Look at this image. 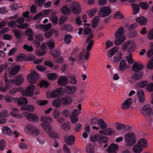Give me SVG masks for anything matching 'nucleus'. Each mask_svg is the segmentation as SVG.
Masks as SVG:
<instances>
[{"instance_id": "13", "label": "nucleus", "mask_w": 153, "mask_h": 153, "mask_svg": "<svg viewBox=\"0 0 153 153\" xmlns=\"http://www.w3.org/2000/svg\"><path fill=\"white\" fill-rule=\"evenodd\" d=\"M68 82V79L65 76H62L60 77L58 79V84L61 86H66Z\"/></svg>"}, {"instance_id": "14", "label": "nucleus", "mask_w": 153, "mask_h": 153, "mask_svg": "<svg viewBox=\"0 0 153 153\" xmlns=\"http://www.w3.org/2000/svg\"><path fill=\"white\" fill-rule=\"evenodd\" d=\"M27 119L29 121L36 122L39 121V118L36 115L30 113H27L25 114Z\"/></svg>"}, {"instance_id": "20", "label": "nucleus", "mask_w": 153, "mask_h": 153, "mask_svg": "<svg viewBox=\"0 0 153 153\" xmlns=\"http://www.w3.org/2000/svg\"><path fill=\"white\" fill-rule=\"evenodd\" d=\"M133 100L131 98H129L126 100L122 104V108L124 109L129 108Z\"/></svg>"}, {"instance_id": "39", "label": "nucleus", "mask_w": 153, "mask_h": 153, "mask_svg": "<svg viewBox=\"0 0 153 153\" xmlns=\"http://www.w3.org/2000/svg\"><path fill=\"white\" fill-rule=\"evenodd\" d=\"M133 150L135 153H140L142 151L143 149L137 145H135L133 146Z\"/></svg>"}, {"instance_id": "24", "label": "nucleus", "mask_w": 153, "mask_h": 153, "mask_svg": "<svg viewBox=\"0 0 153 153\" xmlns=\"http://www.w3.org/2000/svg\"><path fill=\"white\" fill-rule=\"evenodd\" d=\"M143 76V71L135 72L132 76V78L135 80H139L141 79Z\"/></svg>"}, {"instance_id": "30", "label": "nucleus", "mask_w": 153, "mask_h": 153, "mask_svg": "<svg viewBox=\"0 0 153 153\" xmlns=\"http://www.w3.org/2000/svg\"><path fill=\"white\" fill-rule=\"evenodd\" d=\"M12 31L16 39H19L21 37L22 33L20 30L17 29H13Z\"/></svg>"}, {"instance_id": "25", "label": "nucleus", "mask_w": 153, "mask_h": 153, "mask_svg": "<svg viewBox=\"0 0 153 153\" xmlns=\"http://www.w3.org/2000/svg\"><path fill=\"white\" fill-rule=\"evenodd\" d=\"M60 100L61 105H69L72 102L71 98L69 97H63Z\"/></svg>"}, {"instance_id": "4", "label": "nucleus", "mask_w": 153, "mask_h": 153, "mask_svg": "<svg viewBox=\"0 0 153 153\" xmlns=\"http://www.w3.org/2000/svg\"><path fill=\"white\" fill-rule=\"evenodd\" d=\"M125 140L127 145L131 146L134 145L136 142L135 134L132 132L127 133L125 135Z\"/></svg>"}, {"instance_id": "59", "label": "nucleus", "mask_w": 153, "mask_h": 153, "mask_svg": "<svg viewBox=\"0 0 153 153\" xmlns=\"http://www.w3.org/2000/svg\"><path fill=\"white\" fill-rule=\"evenodd\" d=\"M28 25L27 23H24L21 25H18L17 27L19 29H26L28 27Z\"/></svg>"}, {"instance_id": "27", "label": "nucleus", "mask_w": 153, "mask_h": 153, "mask_svg": "<svg viewBox=\"0 0 153 153\" xmlns=\"http://www.w3.org/2000/svg\"><path fill=\"white\" fill-rule=\"evenodd\" d=\"M27 103V99L24 97L19 98V102H18V105L19 106H25Z\"/></svg>"}, {"instance_id": "11", "label": "nucleus", "mask_w": 153, "mask_h": 153, "mask_svg": "<svg viewBox=\"0 0 153 153\" xmlns=\"http://www.w3.org/2000/svg\"><path fill=\"white\" fill-rule=\"evenodd\" d=\"M141 112L146 116H148L151 114L152 113V109L150 105L149 104L144 105L142 108Z\"/></svg>"}, {"instance_id": "46", "label": "nucleus", "mask_w": 153, "mask_h": 153, "mask_svg": "<svg viewBox=\"0 0 153 153\" xmlns=\"http://www.w3.org/2000/svg\"><path fill=\"white\" fill-rule=\"evenodd\" d=\"M61 104L60 100L59 99H56L53 102V105L57 108L60 107Z\"/></svg>"}, {"instance_id": "31", "label": "nucleus", "mask_w": 153, "mask_h": 153, "mask_svg": "<svg viewBox=\"0 0 153 153\" xmlns=\"http://www.w3.org/2000/svg\"><path fill=\"white\" fill-rule=\"evenodd\" d=\"M74 137L73 135H71L67 140L65 138V140L68 145H72L74 143Z\"/></svg>"}, {"instance_id": "53", "label": "nucleus", "mask_w": 153, "mask_h": 153, "mask_svg": "<svg viewBox=\"0 0 153 153\" xmlns=\"http://www.w3.org/2000/svg\"><path fill=\"white\" fill-rule=\"evenodd\" d=\"M39 86L41 88L43 87H45V88H47L49 86V83L46 81L43 80L41 81L39 84Z\"/></svg>"}, {"instance_id": "60", "label": "nucleus", "mask_w": 153, "mask_h": 153, "mask_svg": "<svg viewBox=\"0 0 153 153\" xmlns=\"http://www.w3.org/2000/svg\"><path fill=\"white\" fill-rule=\"evenodd\" d=\"M128 49L127 51L129 53H131L134 51L136 48V46L135 45H132L131 42V45Z\"/></svg>"}, {"instance_id": "61", "label": "nucleus", "mask_w": 153, "mask_h": 153, "mask_svg": "<svg viewBox=\"0 0 153 153\" xmlns=\"http://www.w3.org/2000/svg\"><path fill=\"white\" fill-rule=\"evenodd\" d=\"M71 123L73 124H75L76 123L78 120V117L71 116L70 117Z\"/></svg>"}, {"instance_id": "40", "label": "nucleus", "mask_w": 153, "mask_h": 153, "mask_svg": "<svg viewBox=\"0 0 153 153\" xmlns=\"http://www.w3.org/2000/svg\"><path fill=\"white\" fill-rule=\"evenodd\" d=\"M148 82L147 80L140 81L137 84V86L139 87L143 88L147 86L148 84Z\"/></svg>"}, {"instance_id": "58", "label": "nucleus", "mask_w": 153, "mask_h": 153, "mask_svg": "<svg viewBox=\"0 0 153 153\" xmlns=\"http://www.w3.org/2000/svg\"><path fill=\"white\" fill-rule=\"evenodd\" d=\"M23 48L28 51H32L33 50L31 46H29L27 44L25 45L23 47Z\"/></svg>"}, {"instance_id": "22", "label": "nucleus", "mask_w": 153, "mask_h": 153, "mask_svg": "<svg viewBox=\"0 0 153 153\" xmlns=\"http://www.w3.org/2000/svg\"><path fill=\"white\" fill-rule=\"evenodd\" d=\"M76 88L73 85L68 86L65 89V92L69 94H73L76 91Z\"/></svg>"}, {"instance_id": "23", "label": "nucleus", "mask_w": 153, "mask_h": 153, "mask_svg": "<svg viewBox=\"0 0 153 153\" xmlns=\"http://www.w3.org/2000/svg\"><path fill=\"white\" fill-rule=\"evenodd\" d=\"M147 19L143 16H140L136 19V22L141 26L145 25L147 23Z\"/></svg>"}, {"instance_id": "17", "label": "nucleus", "mask_w": 153, "mask_h": 153, "mask_svg": "<svg viewBox=\"0 0 153 153\" xmlns=\"http://www.w3.org/2000/svg\"><path fill=\"white\" fill-rule=\"evenodd\" d=\"M118 148L117 145L112 143L108 147L107 151L108 153H116V152Z\"/></svg>"}, {"instance_id": "34", "label": "nucleus", "mask_w": 153, "mask_h": 153, "mask_svg": "<svg viewBox=\"0 0 153 153\" xmlns=\"http://www.w3.org/2000/svg\"><path fill=\"white\" fill-rule=\"evenodd\" d=\"M99 19V17L98 16H96L94 18L92 22L91 27L92 28H95L98 25V21Z\"/></svg>"}, {"instance_id": "3", "label": "nucleus", "mask_w": 153, "mask_h": 153, "mask_svg": "<svg viewBox=\"0 0 153 153\" xmlns=\"http://www.w3.org/2000/svg\"><path fill=\"white\" fill-rule=\"evenodd\" d=\"M25 131L28 133L30 134L32 136H36L39 134V129L33 125H27L25 127Z\"/></svg>"}, {"instance_id": "45", "label": "nucleus", "mask_w": 153, "mask_h": 153, "mask_svg": "<svg viewBox=\"0 0 153 153\" xmlns=\"http://www.w3.org/2000/svg\"><path fill=\"white\" fill-rule=\"evenodd\" d=\"M51 26L52 25L51 24L48 23L46 25H41L40 26V27L45 31H47L49 29Z\"/></svg>"}, {"instance_id": "44", "label": "nucleus", "mask_w": 153, "mask_h": 153, "mask_svg": "<svg viewBox=\"0 0 153 153\" xmlns=\"http://www.w3.org/2000/svg\"><path fill=\"white\" fill-rule=\"evenodd\" d=\"M19 66H16L10 71V74L11 75H16L19 72Z\"/></svg>"}, {"instance_id": "64", "label": "nucleus", "mask_w": 153, "mask_h": 153, "mask_svg": "<svg viewBox=\"0 0 153 153\" xmlns=\"http://www.w3.org/2000/svg\"><path fill=\"white\" fill-rule=\"evenodd\" d=\"M86 152L87 153H94V148L91 146H88L86 149Z\"/></svg>"}, {"instance_id": "54", "label": "nucleus", "mask_w": 153, "mask_h": 153, "mask_svg": "<svg viewBox=\"0 0 153 153\" xmlns=\"http://www.w3.org/2000/svg\"><path fill=\"white\" fill-rule=\"evenodd\" d=\"M25 35L27 36H33L34 33L32 30L31 28H28L27 29L25 33Z\"/></svg>"}, {"instance_id": "19", "label": "nucleus", "mask_w": 153, "mask_h": 153, "mask_svg": "<svg viewBox=\"0 0 153 153\" xmlns=\"http://www.w3.org/2000/svg\"><path fill=\"white\" fill-rule=\"evenodd\" d=\"M13 80L15 85H19L22 84L24 79L22 75H19L16 76Z\"/></svg>"}, {"instance_id": "52", "label": "nucleus", "mask_w": 153, "mask_h": 153, "mask_svg": "<svg viewBox=\"0 0 153 153\" xmlns=\"http://www.w3.org/2000/svg\"><path fill=\"white\" fill-rule=\"evenodd\" d=\"M131 45V42L128 41L124 43L122 46V49L123 50H126Z\"/></svg>"}, {"instance_id": "16", "label": "nucleus", "mask_w": 153, "mask_h": 153, "mask_svg": "<svg viewBox=\"0 0 153 153\" xmlns=\"http://www.w3.org/2000/svg\"><path fill=\"white\" fill-rule=\"evenodd\" d=\"M143 67L144 65L143 64L135 62L132 65V70L133 71L140 72Z\"/></svg>"}, {"instance_id": "7", "label": "nucleus", "mask_w": 153, "mask_h": 153, "mask_svg": "<svg viewBox=\"0 0 153 153\" xmlns=\"http://www.w3.org/2000/svg\"><path fill=\"white\" fill-rule=\"evenodd\" d=\"M70 7L73 12L75 15L79 14L81 12L80 5L77 1H73L71 4Z\"/></svg>"}, {"instance_id": "56", "label": "nucleus", "mask_w": 153, "mask_h": 153, "mask_svg": "<svg viewBox=\"0 0 153 153\" xmlns=\"http://www.w3.org/2000/svg\"><path fill=\"white\" fill-rule=\"evenodd\" d=\"M47 103L48 102L45 100H38L36 101L37 104L41 106L46 105Z\"/></svg>"}, {"instance_id": "21", "label": "nucleus", "mask_w": 153, "mask_h": 153, "mask_svg": "<svg viewBox=\"0 0 153 153\" xmlns=\"http://www.w3.org/2000/svg\"><path fill=\"white\" fill-rule=\"evenodd\" d=\"M2 132L5 135L11 136L13 132L11 129L7 126H3L2 129Z\"/></svg>"}, {"instance_id": "1", "label": "nucleus", "mask_w": 153, "mask_h": 153, "mask_svg": "<svg viewBox=\"0 0 153 153\" xmlns=\"http://www.w3.org/2000/svg\"><path fill=\"white\" fill-rule=\"evenodd\" d=\"M41 121L42 122L41 124V126L43 128L45 131L47 132L51 131L52 127L50 123L52 121L51 118L49 116H43L41 118Z\"/></svg>"}, {"instance_id": "6", "label": "nucleus", "mask_w": 153, "mask_h": 153, "mask_svg": "<svg viewBox=\"0 0 153 153\" xmlns=\"http://www.w3.org/2000/svg\"><path fill=\"white\" fill-rule=\"evenodd\" d=\"M91 140L92 142L97 141L101 144L102 142L106 143L108 141V138L106 137L97 134L91 138Z\"/></svg>"}, {"instance_id": "63", "label": "nucleus", "mask_w": 153, "mask_h": 153, "mask_svg": "<svg viewBox=\"0 0 153 153\" xmlns=\"http://www.w3.org/2000/svg\"><path fill=\"white\" fill-rule=\"evenodd\" d=\"M147 68L149 69L153 68V56L152 57V59L149 62Z\"/></svg>"}, {"instance_id": "35", "label": "nucleus", "mask_w": 153, "mask_h": 153, "mask_svg": "<svg viewBox=\"0 0 153 153\" xmlns=\"http://www.w3.org/2000/svg\"><path fill=\"white\" fill-rule=\"evenodd\" d=\"M73 38L72 36L70 34L66 35L64 37V41L66 44H69L71 42V39Z\"/></svg>"}, {"instance_id": "26", "label": "nucleus", "mask_w": 153, "mask_h": 153, "mask_svg": "<svg viewBox=\"0 0 153 153\" xmlns=\"http://www.w3.org/2000/svg\"><path fill=\"white\" fill-rule=\"evenodd\" d=\"M99 133L105 135H110L112 134L113 131L111 128H108L104 130H100Z\"/></svg>"}, {"instance_id": "12", "label": "nucleus", "mask_w": 153, "mask_h": 153, "mask_svg": "<svg viewBox=\"0 0 153 153\" xmlns=\"http://www.w3.org/2000/svg\"><path fill=\"white\" fill-rule=\"evenodd\" d=\"M111 13V10L108 7H102L99 12L100 15L102 16H108Z\"/></svg>"}, {"instance_id": "5", "label": "nucleus", "mask_w": 153, "mask_h": 153, "mask_svg": "<svg viewBox=\"0 0 153 153\" xmlns=\"http://www.w3.org/2000/svg\"><path fill=\"white\" fill-rule=\"evenodd\" d=\"M91 124L93 125L98 124L101 129H105L107 127V125L103 120L97 118H92L91 120Z\"/></svg>"}, {"instance_id": "48", "label": "nucleus", "mask_w": 153, "mask_h": 153, "mask_svg": "<svg viewBox=\"0 0 153 153\" xmlns=\"http://www.w3.org/2000/svg\"><path fill=\"white\" fill-rule=\"evenodd\" d=\"M62 128L65 131L69 130L71 128L70 123L68 122H67L63 123L62 126Z\"/></svg>"}, {"instance_id": "38", "label": "nucleus", "mask_w": 153, "mask_h": 153, "mask_svg": "<svg viewBox=\"0 0 153 153\" xmlns=\"http://www.w3.org/2000/svg\"><path fill=\"white\" fill-rule=\"evenodd\" d=\"M21 109L24 111L33 112L34 109V107L31 105H28L26 107H22Z\"/></svg>"}, {"instance_id": "42", "label": "nucleus", "mask_w": 153, "mask_h": 153, "mask_svg": "<svg viewBox=\"0 0 153 153\" xmlns=\"http://www.w3.org/2000/svg\"><path fill=\"white\" fill-rule=\"evenodd\" d=\"M6 86L8 87V89L11 87L13 84H15L13 79L7 80L5 79Z\"/></svg>"}, {"instance_id": "47", "label": "nucleus", "mask_w": 153, "mask_h": 153, "mask_svg": "<svg viewBox=\"0 0 153 153\" xmlns=\"http://www.w3.org/2000/svg\"><path fill=\"white\" fill-rule=\"evenodd\" d=\"M55 30L53 29H51L45 33V36L46 38H49L51 37L52 34L55 32Z\"/></svg>"}, {"instance_id": "10", "label": "nucleus", "mask_w": 153, "mask_h": 153, "mask_svg": "<svg viewBox=\"0 0 153 153\" xmlns=\"http://www.w3.org/2000/svg\"><path fill=\"white\" fill-rule=\"evenodd\" d=\"M115 124L117 126L116 129L118 131H130L131 129V126H129L127 125H125L122 124L117 123H116Z\"/></svg>"}, {"instance_id": "18", "label": "nucleus", "mask_w": 153, "mask_h": 153, "mask_svg": "<svg viewBox=\"0 0 153 153\" xmlns=\"http://www.w3.org/2000/svg\"><path fill=\"white\" fill-rule=\"evenodd\" d=\"M137 96L139 102L140 103H143L145 100V95L143 91L140 90L137 91Z\"/></svg>"}, {"instance_id": "15", "label": "nucleus", "mask_w": 153, "mask_h": 153, "mask_svg": "<svg viewBox=\"0 0 153 153\" xmlns=\"http://www.w3.org/2000/svg\"><path fill=\"white\" fill-rule=\"evenodd\" d=\"M62 92V88H59L56 90L52 91L50 94V97L52 98H54L60 96Z\"/></svg>"}, {"instance_id": "28", "label": "nucleus", "mask_w": 153, "mask_h": 153, "mask_svg": "<svg viewBox=\"0 0 153 153\" xmlns=\"http://www.w3.org/2000/svg\"><path fill=\"white\" fill-rule=\"evenodd\" d=\"M62 13L64 15H69L71 13V10L66 6H63L61 9Z\"/></svg>"}, {"instance_id": "55", "label": "nucleus", "mask_w": 153, "mask_h": 153, "mask_svg": "<svg viewBox=\"0 0 153 153\" xmlns=\"http://www.w3.org/2000/svg\"><path fill=\"white\" fill-rule=\"evenodd\" d=\"M146 90L149 92L153 91V83L148 84L146 87Z\"/></svg>"}, {"instance_id": "57", "label": "nucleus", "mask_w": 153, "mask_h": 153, "mask_svg": "<svg viewBox=\"0 0 153 153\" xmlns=\"http://www.w3.org/2000/svg\"><path fill=\"white\" fill-rule=\"evenodd\" d=\"M62 114L63 117L67 118L69 117L70 116V112L67 109L63 110L62 112Z\"/></svg>"}, {"instance_id": "32", "label": "nucleus", "mask_w": 153, "mask_h": 153, "mask_svg": "<svg viewBox=\"0 0 153 153\" xmlns=\"http://www.w3.org/2000/svg\"><path fill=\"white\" fill-rule=\"evenodd\" d=\"M120 71H123L126 70L127 68V65L125 60L122 59L120 62L119 67Z\"/></svg>"}, {"instance_id": "49", "label": "nucleus", "mask_w": 153, "mask_h": 153, "mask_svg": "<svg viewBox=\"0 0 153 153\" xmlns=\"http://www.w3.org/2000/svg\"><path fill=\"white\" fill-rule=\"evenodd\" d=\"M48 79L51 80H54L57 78L56 74L51 73L47 75Z\"/></svg>"}, {"instance_id": "50", "label": "nucleus", "mask_w": 153, "mask_h": 153, "mask_svg": "<svg viewBox=\"0 0 153 153\" xmlns=\"http://www.w3.org/2000/svg\"><path fill=\"white\" fill-rule=\"evenodd\" d=\"M6 146V143L4 139L1 140H0V149L1 150L3 151L4 150Z\"/></svg>"}, {"instance_id": "41", "label": "nucleus", "mask_w": 153, "mask_h": 153, "mask_svg": "<svg viewBox=\"0 0 153 153\" xmlns=\"http://www.w3.org/2000/svg\"><path fill=\"white\" fill-rule=\"evenodd\" d=\"M114 18L115 19H124L125 17L119 11H117L115 13L114 16Z\"/></svg>"}, {"instance_id": "51", "label": "nucleus", "mask_w": 153, "mask_h": 153, "mask_svg": "<svg viewBox=\"0 0 153 153\" xmlns=\"http://www.w3.org/2000/svg\"><path fill=\"white\" fill-rule=\"evenodd\" d=\"M52 55L54 58H56L59 56L60 54V51L59 49L54 50L51 53Z\"/></svg>"}, {"instance_id": "29", "label": "nucleus", "mask_w": 153, "mask_h": 153, "mask_svg": "<svg viewBox=\"0 0 153 153\" xmlns=\"http://www.w3.org/2000/svg\"><path fill=\"white\" fill-rule=\"evenodd\" d=\"M147 141L145 138L140 139L137 143V145L143 149L147 146Z\"/></svg>"}, {"instance_id": "36", "label": "nucleus", "mask_w": 153, "mask_h": 153, "mask_svg": "<svg viewBox=\"0 0 153 153\" xmlns=\"http://www.w3.org/2000/svg\"><path fill=\"white\" fill-rule=\"evenodd\" d=\"M133 14L135 15L137 14L139 11V5L136 4H133L132 5Z\"/></svg>"}, {"instance_id": "9", "label": "nucleus", "mask_w": 153, "mask_h": 153, "mask_svg": "<svg viewBox=\"0 0 153 153\" xmlns=\"http://www.w3.org/2000/svg\"><path fill=\"white\" fill-rule=\"evenodd\" d=\"M35 87L33 85H31L27 87L25 91L23 92V95L26 97H31L33 94V91Z\"/></svg>"}, {"instance_id": "37", "label": "nucleus", "mask_w": 153, "mask_h": 153, "mask_svg": "<svg viewBox=\"0 0 153 153\" xmlns=\"http://www.w3.org/2000/svg\"><path fill=\"white\" fill-rule=\"evenodd\" d=\"M139 5L144 10H147L149 7V5L147 2H140L139 3Z\"/></svg>"}, {"instance_id": "2", "label": "nucleus", "mask_w": 153, "mask_h": 153, "mask_svg": "<svg viewBox=\"0 0 153 153\" xmlns=\"http://www.w3.org/2000/svg\"><path fill=\"white\" fill-rule=\"evenodd\" d=\"M124 33V29L122 27H120L115 32V36L116 38L114 42V44L116 45L121 44L125 41V39L122 37Z\"/></svg>"}, {"instance_id": "62", "label": "nucleus", "mask_w": 153, "mask_h": 153, "mask_svg": "<svg viewBox=\"0 0 153 153\" xmlns=\"http://www.w3.org/2000/svg\"><path fill=\"white\" fill-rule=\"evenodd\" d=\"M46 53V51L43 50H38L36 52V54L39 56H44Z\"/></svg>"}, {"instance_id": "33", "label": "nucleus", "mask_w": 153, "mask_h": 153, "mask_svg": "<svg viewBox=\"0 0 153 153\" xmlns=\"http://www.w3.org/2000/svg\"><path fill=\"white\" fill-rule=\"evenodd\" d=\"M72 27L71 25L64 24L61 26V30L70 31L72 30Z\"/></svg>"}, {"instance_id": "43", "label": "nucleus", "mask_w": 153, "mask_h": 153, "mask_svg": "<svg viewBox=\"0 0 153 153\" xmlns=\"http://www.w3.org/2000/svg\"><path fill=\"white\" fill-rule=\"evenodd\" d=\"M117 48H113L110 50L108 53V56L110 57H111L113 56L116 52L117 51Z\"/></svg>"}, {"instance_id": "8", "label": "nucleus", "mask_w": 153, "mask_h": 153, "mask_svg": "<svg viewBox=\"0 0 153 153\" xmlns=\"http://www.w3.org/2000/svg\"><path fill=\"white\" fill-rule=\"evenodd\" d=\"M39 78V76L36 72L33 71L30 73L27 77V80L31 84H34Z\"/></svg>"}]
</instances>
